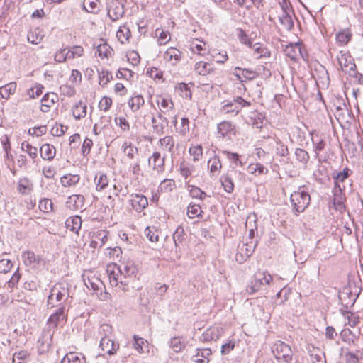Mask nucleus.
I'll use <instances>...</instances> for the list:
<instances>
[{
    "mask_svg": "<svg viewBox=\"0 0 363 363\" xmlns=\"http://www.w3.org/2000/svg\"><path fill=\"white\" fill-rule=\"evenodd\" d=\"M66 228L74 233H78L82 227V219L79 216H74L68 218L65 221Z\"/></svg>",
    "mask_w": 363,
    "mask_h": 363,
    "instance_id": "35",
    "label": "nucleus"
},
{
    "mask_svg": "<svg viewBox=\"0 0 363 363\" xmlns=\"http://www.w3.org/2000/svg\"><path fill=\"white\" fill-rule=\"evenodd\" d=\"M38 208L43 213L52 211L53 203L50 199L44 198L39 201Z\"/></svg>",
    "mask_w": 363,
    "mask_h": 363,
    "instance_id": "63",
    "label": "nucleus"
},
{
    "mask_svg": "<svg viewBox=\"0 0 363 363\" xmlns=\"http://www.w3.org/2000/svg\"><path fill=\"white\" fill-rule=\"evenodd\" d=\"M292 14L293 11L291 7L286 4H285V6L281 5V13L279 16V20L283 28L288 31L294 27Z\"/></svg>",
    "mask_w": 363,
    "mask_h": 363,
    "instance_id": "12",
    "label": "nucleus"
},
{
    "mask_svg": "<svg viewBox=\"0 0 363 363\" xmlns=\"http://www.w3.org/2000/svg\"><path fill=\"white\" fill-rule=\"evenodd\" d=\"M222 168V163L219 156L214 155L208 161V169L211 177H217Z\"/></svg>",
    "mask_w": 363,
    "mask_h": 363,
    "instance_id": "25",
    "label": "nucleus"
},
{
    "mask_svg": "<svg viewBox=\"0 0 363 363\" xmlns=\"http://www.w3.org/2000/svg\"><path fill=\"white\" fill-rule=\"evenodd\" d=\"M220 182L225 192L230 194L233 191L234 184L232 175L229 171L220 177Z\"/></svg>",
    "mask_w": 363,
    "mask_h": 363,
    "instance_id": "37",
    "label": "nucleus"
},
{
    "mask_svg": "<svg viewBox=\"0 0 363 363\" xmlns=\"http://www.w3.org/2000/svg\"><path fill=\"white\" fill-rule=\"evenodd\" d=\"M123 275L125 277L126 280H129L132 279L133 277H134L137 272V268L134 265L133 262H128L125 264H123V267H121Z\"/></svg>",
    "mask_w": 363,
    "mask_h": 363,
    "instance_id": "47",
    "label": "nucleus"
},
{
    "mask_svg": "<svg viewBox=\"0 0 363 363\" xmlns=\"http://www.w3.org/2000/svg\"><path fill=\"white\" fill-rule=\"evenodd\" d=\"M155 35L157 38V42L160 45L166 44L171 40L170 33L161 28H157L155 30Z\"/></svg>",
    "mask_w": 363,
    "mask_h": 363,
    "instance_id": "49",
    "label": "nucleus"
},
{
    "mask_svg": "<svg viewBox=\"0 0 363 363\" xmlns=\"http://www.w3.org/2000/svg\"><path fill=\"white\" fill-rule=\"evenodd\" d=\"M255 243L253 241L242 242L240 244L237 249L235 260L239 264L245 262L254 252Z\"/></svg>",
    "mask_w": 363,
    "mask_h": 363,
    "instance_id": "8",
    "label": "nucleus"
},
{
    "mask_svg": "<svg viewBox=\"0 0 363 363\" xmlns=\"http://www.w3.org/2000/svg\"><path fill=\"white\" fill-rule=\"evenodd\" d=\"M250 103L240 96L233 99L225 100L221 103L220 111L222 114L230 116H235L241 111L242 108L250 106Z\"/></svg>",
    "mask_w": 363,
    "mask_h": 363,
    "instance_id": "6",
    "label": "nucleus"
},
{
    "mask_svg": "<svg viewBox=\"0 0 363 363\" xmlns=\"http://www.w3.org/2000/svg\"><path fill=\"white\" fill-rule=\"evenodd\" d=\"M69 297L68 284L63 282L57 283L50 289L48 297V306L50 308L62 306Z\"/></svg>",
    "mask_w": 363,
    "mask_h": 363,
    "instance_id": "3",
    "label": "nucleus"
},
{
    "mask_svg": "<svg viewBox=\"0 0 363 363\" xmlns=\"http://www.w3.org/2000/svg\"><path fill=\"white\" fill-rule=\"evenodd\" d=\"M337 59L341 69L345 72H349L356 68V65L352 62V57L347 53L340 52L337 56Z\"/></svg>",
    "mask_w": 363,
    "mask_h": 363,
    "instance_id": "17",
    "label": "nucleus"
},
{
    "mask_svg": "<svg viewBox=\"0 0 363 363\" xmlns=\"http://www.w3.org/2000/svg\"><path fill=\"white\" fill-rule=\"evenodd\" d=\"M130 36V30L126 25L120 26L118 31L116 32V37L121 44H125L128 43Z\"/></svg>",
    "mask_w": 363,
    "mask_h": 363,
    "instance_id": "44",
    "label": "nucleus"
},
{
    "mask_svg": "<svg viewBox=\"0 0 363 363\" xmlns=\"http://www.w3.org/2000/svg\"><path fill=\"white\" fill-rule=\"evenodd\" d=\"M40 153L43 160H52L56 155V150L52 145L44 144L40 147Z\"/></svg>",
    "mask_w": 363,
    "mask_h": 363,
    "instance_id": "41",
    "label": "nucleus"
},
{
    "mask_svg": "<svg viewBox=\"0 0 363 363\" xmlns=\"http://www.w3.org/2000/svg\"><path fill=\"white\" fill-rule=\"evenodd\" d=\"M86 104L82 101L76 103L72 108V115L76 119H81L86 116Z\"/></svg>",
    "mask_w": 363,
    "mask_h": 363,
    "instance_id": "40",
    "label": "nucleus"
},
{
    "mask_svg": "<svg viewBox=\"0 0 363 363\" xmlns=\"http://www.w3.org/2000/svg\"><path fill=\"white\" fill-rule=\"evenodd\" d=\"M83 281L86 286L92 290L97 298L101 301H107L111 295L106 291L103 281L92 272H86L82 275Z\"/></svg>",
    "mask_w": 363,
    "mask_h": 363,
    "instance_id": "2",
    "label": "nucleus"
},
{
    "mask_svg": "<svg viewBox=\"0 0 363 363\" xmlns=\"http://www.w3.org/2000/svg\"><path fill=\"white\" fill-rule=\"evenodd\" d=\"M157 145L160 150L163 152V154L166 155L167 152H174V140L171 135H166L160 138Z\"/></svg>",
    "mask_w": 363,
    "mask_h": 363,
    "instance_id": "23",
    "label": "nucleus"
},
{
    "mask_svg": "<svg viewBox=\"0 0 363 363\" xmlns=\"http://www.w3.org/2000/svg\"><path fill=\"white\" fill-rule=\"evenodd\" d=\"M84 9L91 13H96L99 11L98 0H84Z\"/></svg>",
    "mask_w": 363,
    "mask_h": 363,
    "instance_id": "52",
    "label": "nucleus"
},
{
    "mask_svg": "<svg viewBox=\"0 0 363 363\" xmlns=\"http://www.w3.org/2000/svg\"><path fill=\"white\" fill-rule=\"evenodd\" d=\"M4 152H5V154H4V160L5 164L12 172L13 175H15L17 169L16 168V164L14 162L13 157L11 152V150L4 151Z\"/></svg>",
    "mask_w": 363,
    "mask_h": 363,
    "instance_id": "50",
    "label": "nucleus"
},
{
    "mask_svg": "<svg viewBox=\"0 0 363 363\" xmlns=\"http://www.w3.org/2000/svg\"><path fill=\"white\" fill-rule=\"evenodd\" d=\"M284 52L288 57L294 61H296L299 58L306 60L305 50L300 43H290L286 45Z\"/></svg>",
    "mask_w": 363,
    "mask_h": 363,
    "instance_id": "10",
    "label": "nucleus"
},
{
    "mask_svg": "<svg viewBox=\"0 0 363 363\" xmlns=\"http://www.w3.org/2000/svg\"><path fill=\"white\" fill-rule=\"evenodd\" d=\"M189 50L192 53L199 56H205L209 53V50L206 47V43L199 39L193 40L189 44Z\"/></svg>",
    "mask_w": 363,
    "mask_h": 363,
    "instance_id": "22",
    "label": "nucleus"
},
{
    "mask_svg": "<svg viewBox=\"0 0 363 363\" xmlns=\"http://www.w3.org/2000/svg\"><path fill=\"white\" fill-rule=\"evenodd\" d=\"M194 69L199 74L203 76L214 72V68L211 64L202 61L198 62L194 65Z\"/></svg>",
    "mask_w": 363,
    "mask_h": 363,
    "instance_id": "42",
    "label": "nucleus"
},
{
    "mask_svg": "<svg viewBox=\"0 0 363 363\" xmlns=\"http://www.w3.org/2000/svg\"><path fill=\"white\" fill-rule=\"evenodd\" d=\"M189 152L192 156L193 160L198 162L203 156V147L201 145H191L189 147Z\"/></svg>",
    "mask_w": 363,
    "mask_h": 363,
    "instance_id": "59",
    "label": "nucleus"
},
{
    "mask_svg": "<svg viewBox=\"0 0 363 363\" xmlns=\"http://www.w3.org/2000/svg\"><path fill=\"white\" fill-rule=\"evenodd\" d=\"M66 317L67 315L65 312V306H62L50 316L48 320V324L50 327L55 328L58 324L65 322Z\"/></svg>",
    "mask_w": 363,
    "mask_h": 363,
    "instance_id": "20",
    "label": "nucleus"
},
{
    "mask_svg": "<svg viewBox=\"0 0 363 363\" xmlns=\"http://www.w3.org/2000/svg\"><path fill=\"white\" fill-rule=\"evenodd\" d=\"M113 49L106 43L101 44L97 47L96 52L101 58L108 57L111 55Z\"/></svg>",
    "mask_w": 363,
    "mask_h": 363,
    "instance_id": "60",
    "label": "nucleus"
},
{
    "mask_svg": "<svg viewBox=\"0 0 363 363\" xmlns=\"http://www.w3.org/2000/svg\"><path fill=\"white\" fill-rule=\"evenodd\" d=\"M281 281V277L279 276L272 277L266 271H258L254 274L247 291L249 294H254L259 290L267 289L270 284L274 286Z\"/></svg>",
    "mask_w": 363,
    "mask_h": 363,
    "instance_id": "1",
    "label": "nucleus"
},
{
    "mask_svg": "<svg viewBox=\"0 0 363 363\" xmlns=\"http://www.w3.org/2000/svg\"><path fill=\"white\" fill-rule=\"evenodd\" d=\"M66 52L69 60L81 57L84 54V49L81 46L76 45L67 49Z\"/></svg>",
    "mask_w": 363,
    "mask_h": 363,
    "instance_id": "58",
    "label": "nucleus"
},
{
    "mask_svg": "<svg viewBox=\"0 0 363 363\" xmlns=\"http://www.w3.org/2000/svg\"><path fill=\"white\" fill-rule=\"evenodd\" d=\"M211 354L210 348L196 349V354L191 357V360L196 363H208Z\"/></svg>",
    "mask_w": 363,
    "mask_h": 363,
    "instance_id": "26",
    "label": "nucleus"
},
{
    "mask_svg": "<svg viewBox=\"0 0 363 363\" xmlns=\"http://www.w3.org/2000/svg\"><path fill=\"white\" fill-rule=\"evenodd\" d=\"M124 14L123 4L118 0H111L108 4V15L109 18L116 21Z\"/></svg>",
    "mask_w": 363,
    "mask_h": 363,
    "instance_id": "13",
    "label": "nucleus"
},
{
    "mask_svg": "<svg viewBox=\"0 0 363 363\" xmlns=\"http://www.w3.org/2000/svg\"><path fill=\"white\" fill-rule=\"evenodd\" d=\"M164 59L171 65H176L181 60V52L173 47L168 48L164 53Z\"/></svg>",
    "mask_w": 363,
    "mask_h": 363,
    "instance_id": "31",
    "label": "nucleus"
},
{
    "mask_svg": "<svg viewBox=\"0 0 363 363\" xmlns=\"http://www.w3.org/2000/svg\"><path fill=\"white\" fill-rule=\"evenodd\" d=\"M21 257L25 265L31 268L38 267L42 262V259L31 251L23 252Z\"/></svg>",
    "mask_w": 363,
    "mask_h": 363,
    "instance_id": "19",
    "label": "nucleus"
},
{
    "mask_svg": "<svg viewBox=\"0 0 363 363\" xmlns=\"http://www.w3.org/2000/svg\"><path fill=\"white\" fill-rule=\"evenodd\" d=\"M202 213L199 204L190 203L187 208V216L190 218H199L202 216Z\"/></svg>",
    "mask_w": 363,
    "mask_h": 363,
    "instance_id": "53",
    "label": "nucleus"
},
{
    "mask_svg": "<svg viewBox=\"0 0 363 363\" xmlns=\"http://www.w3.org/2000/svg\"><path fill=\"white\" fill-rule=\"evenodd\" d=\"M272 352L277 360L281 363H292L294 353L289 345L278 340L272 347Z\"/></svg>",
    "mask_w": 363,
    "mask_h": 363,
    "instance_id": "7",
    "label": "nucleus"
},
{
    "mask_svg": "<svg viewBox=\"0 0 363 363\" xmlns=\"http://www.w3.org/2000/svg\"><path fill=\"white\" fill-rule=\"evenodd\" d=\"M61 363H85V357L81 353L71 352L62 358Z\"/></svg>",
    "mask_w": 363,
    "mask_h": 363,
    "instance_id": "43",
    "label": "nucleus"
},
{
    "mask_svg": "<svg viewBox=\"0 0 363 363\" xmlns=\"http://www.w3.org/2000/svg\"><path fill=\"white\" fill-rule=\"evenodd\" d=\"M154 125H152L153 132L157 135L164 133V128L168 125V120L161 113H158V119Z\"/></svg>",
    "mask_w": 363,
    "mask_h": 363,
    "instance_id": "39",
    "label": "nucleus"
},
{
    "mask_svg": "<svg viewBox=\"0 0 363 363\" xmlns=\"http://www.w3.org/2000/svg\"><path fill=\"white\" fill-rule=\"evenodd\" d=\"M217 133L223 140H231L236 135V127L230 121H223L218 124Z\"/></svg>",
    "mask_w": 363,
    "mask_h": 363,
    "instance_id": "9",
    "label": "nucleus"
},
{
    "mask_svg": "<svg viewBox=\"0 0 363 363\" xmlns=\"http://www.w3.org/2000/svg\"><path fill=\"white\" fill-rule=\"evenodd\" d=\"M156 103L160 107V113H166L174 109V104L172 99L169 97H164L162 95L156 96Z\"/></svg>",
    "mask_w": 363,
    "mask_h": 363,
    "instance_id": "30",
    "label": "nucleus"
},
{
    "mask_svg": "<svg viewBox=\"0 0 363 363\" xmlns=\"http://www.w3.org/2000/svg\"><path fill=\"white\" fill-rule=\"evenodd\" d=\"M145 99L140 94L134 95L128 101V105L133 112H137L144 105Z\"/></svg>",
    "mask_w": 363,
    "mask_h": 363,
    "instance_id": "36",
    "label": "nucleus"
},
{
    "mask_svg": "<svg viewBox=\"0 0 363 363\" xmlns=\"http://www.w3.org/2000/svg\"><path fill=\"white\" fill-rule=\"evenodd\" d=\"M29 352L26 350H21L13 355V363H27L29 359Z\"/></svg>",
    "mask_w": 363,
    "mask_h": 363,
    "instance_id": "56",
    "label": "nucleus"
},
{
    "mask_svg": "<svg viewBox=\"0 0 363 363\" xmlns=\"http://www.w3.org/2000/svg\"><path fill=\"white\" fill-rule=\"evenodd\" d=\"M99 82L102 86H106L112 79V74L108 70L102 69L98 70Z\"/></svg>",
    "mask_w": 363,
    "mask_h": 363,
    "instance_id": "61",
    "label": "nucleus"
},
{
    "mask_svg": "<svg viewBox=\"0 0 363 363\" xmlns=\"http://www.w3.org/2000/svg\"><path fill=\"white\" fill-rule=\"evenodd\" d=\"M84 197L81 194H73L67 198L66 206L71 210H78L83 208Z\"/></svg>",
    "mask_w": 363,
    "mask_h": 363,
    "instance_id": "24",
    "label": "nucleus"
},
{
    "mask_svg": "<svg viewBox=\"0 0 363 363\" xmlns=\"http://www.w3.org/2000/svg\"><path fill=\"white\" fill-rule=\"evenodd\" d=\"M80 180L79 174H67L60 177V184L64 187L75 186Z\"/></svg>",
    "mask_w": 363,
    "mask_h": 363,
    "instance_id": "34",
    "label": "nucleus"
},
{
    "mask_svg": "<svg viewBox=\"0 0 363 363\" xmlns=\"http://www.w3.org/2000/svg\"><path fill=\"white\" fill-rule=\"evenodd\" d=\"M123 154L129 160H135L138 156V149L131 142L125 141L121 147Z\"/></svg>",
    "mask_w": 363,
    "mask_h": 363,
    "instance_id": "32",
    "label": "nucleus"
},
{
    "mask_svg": "<svg viewBox=\"0 0 363 363\" xmlns=\"http://www.w3.org/2000/svg\"><path fill=\"white\" fill-rule=\"evenodd\" d=\"M94 182L97 191H104L109 184V179L108 176L101 172L96 174Z\"/></svg>",
    "mask_w": 363,
    "mask_h": 363,
    "instance_id": "29",
    "label": "nucleus"
},
{
    "mask_svg": "<svg viewBox=\"0 0 363 363\" xmlns=\"http://www.w3.org/2000/svg\"><path fill=\"white\" fill-rule=\"evenodd\" d=\"M99 335L101 338H111L113 328L109 324H103L99 328Z\"/></svg>",
    "mask_w": 363,
    "mask_h": 363,
    "instance_id": "64",
    "label": "nucleus"
},
{
    "mask_svg": "<svg viewBox=\"0 0 363 363\" xmlns=\"http://www.w3.org/2000/svg\"><path fill=\"white\" fill-rule=\"evenodd\" d=\"M309 354L313 363H326L325 354L321 350L313 347L309 350Z\"/></svg>",
    "mask_w": 363,
    "mask_h": 363,
    "instance_id": "45",
    "label": "nucleus"
},
{
    "mask_svg": "<svg viewBox=\"0 0 363 363\" xmlns=\"http://www.w3.org/2000/svg\"><path fill=\"white\" fill-rule=\"evenodd\" d=\"M33 184L27 177L21 178L18 182V190L23 195H28L32 192Z\"/></svg>",
    "mask_w": 363,
    "mask_h": 363,
    "instance_id": "33",
    "label": "nucleus"
},
{
    "mask_svg": "<svg viewBox=\"0 0 363 363\" xmlns=\"http://www.w3.org/2000/svg\"><path fill=\"white\" fill-rule=\"evenodd\" d=\"M133 339V347L135 350L140 354L149 352V343L146 340L140 337L138 335H134Z\"/></svg>",
    "mask_w": 363,
    "mask_h": 363,
    "instance_id": "38",
    "label": "nucleus"
},
{
    "mask_svg": "<svg viewBox=\"0 0 363 363\" xmlns=\"http://www.w3.org/2000/svg\"><path fill=\"white\" fill-rule=\"evenodd\" d=\"M344 186L335 185L333 188V202L335 205L341 206L343 202L342 189Z\"/></svg>",
    "mask_w": 363,
    "mask_h": 363,
    "instance_id": "55",
    "label": "nucleus"
},
{
    "mask_svg": "<svg viewBox=\"0 0 363 363\" xmlns=\"http://www.w3.org/2000/svg\"><path fill=\"white\" fill-rule=\"evenodd\" d=\"M249 47L252 49L255 57L259 59L262 57H269L270 52L264 45L256 43H251L248 42Z\"/></svg>",
    "mask_w": 363,
    "mask_h": 363,
    "instance_id": "28",
    "label": "nucleus"
},
{
    "mask_svg": "<svg viewBox=\"0 0 363 363\" xmlns=\"http://www.w3.org/2000/svg\"><path fill=\"white\" fill-rule=\"evenodd\" d=\"M290 201L294 213L298 216L309 206L311 196L308 192L305 190L304 186H299L296 191L291 194Z\"/></svg>",
    "mask_w": 363,
    "mask_h": 363,
    "instance_id": "4",
    "label": "nucleus"
},
{
    "mask_svg": "<svg viewBox=\"0 0 363 363\" xmlns=\"http://www.w3.org/2000/svg\"><path fill=\"white\" fill-rule=\"evenodd\" d=\"M166 155H161L160 152H154L148 160L149 167L158 174L164 172Z\"/></svg>",
    "mask_w": 363,
    "mask_h": 363,
    "instance_id": "11",
    "label": "nucleus"
},
{
    "mask_svg": "<svg viewBox=\"0 0 363 363\" xmlns=\"http://www.w3.org/2000/svg\"><path fill=\"white\" fill-rule=\"evenodd\" d=\"M99 347L103 352L108 355H113L116 353L119 349V345L113 342L112 338H101L99 343Z\"/></svg>",
    "mask_w": 363,
    "mask_h": 363,
    "instance_id": "21",
    "label": "nucleus"
},
{
    "mask_svg": "<svg viewBox=\"0 0 363 363\" xmlns=\"http://www.w3.org/2000/svg\"><path fill=\"white\" fill-rule=\"evenodd\" d=\"M16 89L15 82L9 83L0 87V96L2 99H8L11 94H13Z\"/></svg>",
    "mask_w": 363,
    "mask_h": 363,
    "instance_id": "46",
    "label": "nucleus"
},
{
    "mask_svg": "<svg viewBox=\"0 0 363 363\" xmlns=\"http://www.w3.org/2000/svg\"><path fill=\"white\" fill-rule=\"evenodd\" d=\"M57 100V95L54 93H48L41 99L40 111L46 113L54 106Z\"/></svg>",
    "mask_w": 363,
    "mask_h": 363,
    "instance_id": "27",
    "label": "nucleus"
},
{
    "mask_svg": "<svg viewBox=\"0 0 363 363\" xmlns=\"http://www.w3.org/2000/svg\"><path fill=\"white\" fill-rule=\"evenodd\" d=\"M21 148L22 151L26 152L31 159L34 160L38 157L37 147L31 145L28 142H23L21 145Z\"/></svg>",
    "mask_w": 363,
    "mask_h": 363,
    "instance_id": "51",
    "label": "nucleus"
},
{
    "mask_svg": "<svg viewBox=\"0 0 363 363\" xmlns=\"http://www.w3.org/2000/svg\"><path fill=\"white\" fill-rule=\"evenodd\" d=\"M106 273L112 286H118L123 291L128 290L129 280H126L121 267L115 263L108 264L106 267Z\"/></svg>",
    "mask_w": 363,
    "mask_h": 363,
    "instance_id": "5",
    "label": "nucleus"
},
{
    "mask_svg": "<svg viewBox=\"0 0 363 363\" xmlns=\"http://www.w3.org/2000/svg\"><path fill=\"white\" fill-rule=\"evenodd\" d=\"M194 171V166L189 162L183 161L179 164V172L185 179L191 176Z\"/></svg>",
    "mask_w": 363,
    "mask_h": 363,
    "instance_id": "48",
    "label": "nucleus"
},
{
    "mask_svg": "<svg viewBox=\"0 0 363 363\" xmlns=\"http://www.w3.org/2000/svg\"><path fill=\"white\" fill-rule=\"evenodd\" d=\"M129 202L136 212H141L148 206L147 197L141 194H132Z\"/></svg>",
    "mask_w": 363,
    "mask_h": 363,
    "instance_id": "14",
    "label": "nucleus"
},
{
    "mask_svg": "<svg viewBox=\"0 0 363 363\" xmlns=\"http://www.w3.org/2000/svg\"><path fill=\"white\" fill-rule=\"evenodd\" d=\"M233 74L237 79L241 82L247 80H252L257 77V74L255 71L249 69H243L239 67H236L234 69Z\"/></svg>",
    "mask_w": 363,
    "mask_h": 363,
    "instance_id": "18",
    "label": "nucleus"
},
{
    "mask_svg": "<svg viewBox=\"0 0 363 363\" xmlns=\"http://www.w3.org/2000/svg\"><path fill=\"white\" fill-rule=\"evenodd\" d=\"M43 38L41 30L39 28L31 30L28 34V40L32 44H38Z\"/></svg>",
    "mask_w": 363,
    "mask_h": 363,
    "instance_id": "54",
    "label": "nucleus"
},
{
    "mask_svg": "<svg viewBox=\"0 0 363 363\" xmlns=\"http://www.w3.org/2000/svg\"><path fill=\"white\" fill-rule=\"evenodd\" d=\"M108 232L102 230L94 232L91 237L90 247L94 249L102 247L108 240Z\"/></svg>",
    "mask_w": 363,
    "mask_h": 363,
    "instance_id": "16",
    "label": "nucleus"
},
{
    "mask_svg": "<svg viewBox=\"0 0 363 363\" xmlns=\"http://www.w3.org/2000/svg\"><path fill=\"white\" fill-rule=\"evenodd\" d=\"M247 171L250 174L256 176L266 174L268 172L267 169L259 163L250 164L247 167Z\"/></svg>",
    "mask_w": 363,
    "mask_h": 363,
    "instance_id": "57",
    "label": "nucleus"
},
{
    "mask_svg": "<svg viewBox=\"0 0 363 363\" xmlns=\"http://www.w3.org/2000/svg\"><path fill=\"white\" fill-rule=\"evenodd\" d=\"M223 328L217 325L211 326L203 333L200 340L201 342L216 341L223 335Z\"/></svg>",
    "mask_w": 363,
    "mask_h": 363,
    "instance_id": "15",
    "label": "nucleus"
},
{
    "mask_svg": "<svg viewBox=\"0 0 363 363\" xmlns=\"http://www.w3.org/2000/svg\"><path fill=\"white\" fill-rule=\"evenodd\" d=\"M351 38V33L347 30H342L336 34L335 39L340 45H346Z\"/></svg>",
    "mask_w": 363,
    "mask_h": 363,
    "instance_id": "62",
    "label": "nucleus"
}]
</instances>
